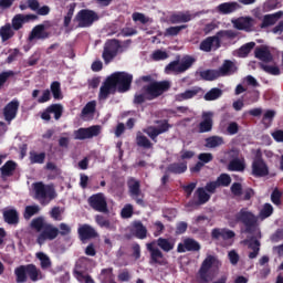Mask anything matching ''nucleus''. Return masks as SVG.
I'll list each match as a JSON object with an SVG mask.
<instances>
[{"label": "nucleus", "mask_w": 283, "mask_h": 283, "mask_svg": "<svg viewBox=\"0 0 283 283\" xmlns=\"http://www.w3.org/2000/svg\"><path fill=\"white\" fill-rule=\"evenodd\" d=\"M41 211V208L39 206H27L24 209V220H30L33 216H36Z\"/></svg>", "instance_id": "6e6d98bb"}, {"label": "nucleus", "mask_w": 283, "mask_h": 283, "mask_svg": "<svg viewBox=\"0 0 283 283\" xmlns=\"http://www.w3.org/2000/svg\"><path fill=\"white\" fill-rule=\"evenodd\" d=\"M14 275L17 283H25L28 282V277L31 282H39V280H43L41 270H39L34 264L19 265L14 269Z\"/></svg>", "instance_id": "f03ea898"}, {"label": "nucleus", "mask_w": 283, "mask_h": 283, "mask_svg": "<svg viewBox=\"0 0 283 283\" xmlns=\"http://www.w3.org/2000/svg\"><path fill=\"white\" fill-rule=\"evenodd\" d=\"M56 238H59V228L52 223H46L44 229L38 235L36 242L40 247H43L48 240L52 242V240H56Z\"/></svg>", "instance_id": "f8f14e48"}, {"label": "nucleus", "mask_w": 283, "mask_h": 283, "mask_svg": "<svg viewBox=\"0 0 283 283\" xmlns=\"http://www.w3.org/2000/svg\"><path fill=\"white\" fill-rule=\"evenodd\" d=\"M17 167L19 165L14 160H8L4 165L0 168V178L2 180H6L7 178H12L14 176V172L17 171Z\"/></svg>", "instance_id": "5701e85b"}, {"label": "nucleus", "mask_w": 283, "mask_h": 283, "mask_svg": "<svg viewBox=\"0 0 283 283\" xmlns=\"http://www.w3.org/2000/svg\"><path fill=\"white\" fill-rule=\"evenodd\" d=\"M120 48V42L118 40H111L108 41L105 46L102 54V57L104 59L105 63H112L114 59H116V55L118 54V49Z\"/></svg>", "instance_id": "dca6fc26"}, {"label": "nucleus", "mask_w": 283, "mask_h": 283, "mask_svg": "<svg viewBox=\"0 0 283 283\" xmlns=\"http://www.w3.org/2000/svg\"><path fill=\"white\" fill-rule=\"evenodd\" d=\"M95 222L102 229H112V223L109 222V219L105 218L103 214H97L95 217Z\"/></svg>", "instance_id": "4d7b16f0"}, {"label": "nucleus", "mask_w": 283, "mask_h": 283, "mask_svg": "<svg viewBox=\"0 0 283 283\" xmlns=\"http://www.w3.org/2000/svg\"><path fill=\"white\" fill-rule=\"evenodd\" d=\"M75 275H76V279L78 280V282L95 283L94 279H92V276H90V275H85L83 270H78V266H76V269H75Z\"/></svg>", "instance_id": "603ef678"}, {"label": "nucleus", "mask_w": 283, "mask_h": 283, "mask_svg": "<svg viewBox=\"0 0 283 283\" xmlns=\"http://www.w3.org/2000/svg\"><path fill=\"white\" fill-rule=\"evenodd\" d=\"M51 27L50 21H44V23L35 25L29 34V41H34V39L45 41V39H50L51 33L45 30Z\"/></svg>", "instance_id": "2eb2a0df"}, {"label": "nucleus", "mask_w": 283, "mask_h": 283, "mask_svg": "<svg viewBox=\"0 0 283 283\" xmlns=\"http://www.w3.org/2000/svg\"><path fill=\"white\" fill-rule=\"evenodd\" d=\"M14 36V29L12 28V24L6 23L0 28V39L2 43H6V41H10Z\"/></svg>", "instance_id": "f704fd0d"}, {"label": "nucleus", "mask_w": 283, "mask_h": 283, "mask_svg": "<svg viewBox=\"0 0 283 283\" xmlns=\"http://www.w3.org/2000/svg\"><path fill=\"white\" fill-rule=\"evenodd\" d=\"M134 83V75L127 72H115L105 78L99 87L98 99L107 101L109 96L116 94H125L132 90Z\"/></svg>", "instance_id": "f257e3e1"}, {"label": "nucleus", "mask_w": 283, "mask_h": 283, "mask_svg": "<svg viewBox=\"0 0 283 283\" xmlns=\"http://www.w3.org/2000/svg\"><path fill=\"white\" fill-rule=\"evenodd\" d=\"M117 280L118 282H129V280H132V273H129V270L124 269L118 273Z\"/></svg>", "instance_id": "338daca9"}, {"label": "nucleus", "mask_w": 283, "mask_h": 283, "mask_svg": "<svg viewBox=\"0 0 283 283\" xmlns=\"http://www.w3.org/2000/svg\"><path fill=\"white\" fill-rule=\"evenodd\" d=\"M271 202L275 205L276 207H280L282 205V191L280 189L275 188L271 193Z\"/></svg>", "instance_id": "052dcab7"}, {"label": "nucleus", "mask_w": 283, "mask_h": 283, "mask_svg": "<svg viewBox=\"0 0 283 283\" xmlns=\"http://www.w3.org/2000/svg\"><path fill=\"white\" fill-rule=\"evenodd\" d=\"M245 244H248V249H251L252 252L249 253L248 258L250 260H255L258 255H260V240L255 237H251L250 239L245 240Z\"/></svg>", "instance_id": "cd10ccee"}, {"label": "nucleus", "mask_w": 283, "mask_h": 283, "mask_svg": "<svg viewBox=\"0 0 283 283\" xmlns=\"http://www.w3.org/2000/svg\"><path fill=\"white\" fill-rule=\"evenodd\" d=\"M2 216L7 224H19V211H17V209H6L3 210Z\"/></svg>", "instance_id": "c756f323"}, {"label": "nucleus", "mask_w": 283, "mask_h": 283, "mask_svg": "<svg viewBox=\"0 0 283 283\" xmlns=\"http://www.w3.org/2000/svg\"><path fill=\"white\" fill-rule=\"evenodd\" d=\"M130 233H133V235L137 238V240H145L147 238V227L143 224V221H133Z\"/></svg>", "instance_id": "b1692460"}, {"label": "nucleus", "mask_w": 283, "mask_h": 283, "mask_svg": "<svg viewBox=\"0 0 283 283\" xmlns=\"http://www.w3.org/2000/svg\"><path fill=\"white\" fill-rule=\"evenodd\" d=\"M220 261L216 255L208 254L202 261L201 266L197 273L200 283H209L213 280V274H211V269L218 266Z\"/></svg>", "instance_id": "39448f33"}, {"label": "nucleus", "mask_w": 283, "mask_h": 283, "mask_svg": "<svg viewBox=\"0 0 283 283\" xmlns=\"http://www.w3.org/2000/svg\"><path fill=\"white\" fill-rule=\"evenodd\" d=\"M189 28L187 24H181L177 27H169L165 31V36H178L182 30H187Z\"/></svg>", "instance_id": "a18cd8bd"}, {"label": "nucleus", "mask_w": 283, "mask_h": 283, "mask_svg": "<svg viewBox=\"0 0 283 283\" xmlns=\"http://www.w3.org/2000/svg\"><path fill=\"white\" fill-rule=\"evenodd\" d=\"M260 67H261V70H263V72H266L268 74H271L272 76H280V67H277V66H271V65H266L264 63H260Z\"/></svg>", "instance_id": "13d9d810"}, {"label": "nucleus", "mask_w": 283, "mask_h": 283, "mask_svg": "<svg viewBox=\"0 0 283 283\" xmlns=\"http://www.w3.org/2000/svg\"><path fill=\"white\" fill-rule=\"evenodd\" d=\"M228 169L229 171H244V169H247V164H244V159L234 158L230 160Z\"/></svg>", "instance_id": "4c0bfd02"}, {"label": "nucleus", "mask_w": 283, "mask_h": 283, "mask_svg": "<svg viewBox=\"0 0 283 283\" xmlns=\"http://www.w3.org/2000/svg\"><path fill=\"white\" fill-rule=\"evenodd\" d=\"M283 17V11H277L275 13L272 14H265L263 17L262 23L260 25V28L262 30L266 29V28H271V25H275V23H277V21H280V18Z\"/></svg>", "instance_id": "c85d7f7f"}, {"label": "nucleus", "mask_w": 283, "mask_h": 283, "mask_svg": "<svg viewBox=\"0 0 283 283\" xmlns=\"http://www.w3.org/2000/svg\"><path fill=\"white\" fill-rule=\"evenodd\" d=\"M222 96V90L214 87L207 92L203 96L205 101H218Z\"/></svg>", "instance_id": "09e8293b"}, {"label": "nucleus", "mask_w": 283, "mask_h": 283, "mask_svg": "<svg viewBox=\"0 0 283 283\" xmlns=\"http://www.w3.org/2000/svg\"><path fill=\"white\" fill-rule=\"evenodd\" d=\"M252 176L254 178H266L269 176V165L262 157V151L258 150L252 161Z\"/></svg>", "instance_id": "1a4fd4ad"}, {"label": "nucleus", "mask_w": 283, "mask_h": 283, "mask_svg": "<svg viewBox=\"0 0 283 283\" xmlns=\"http://www.w3.org/2000/svg\"><path fill=\"white\" fill-rule=\"evenodd\" d=\"M256 20L251 17H240L232 20V25L235 30H243V32H253L255 30Z\"/></svg>", "instance_id": "f3484780"}, {"label": "nucleus", "mask_w": 283, "mask_h": 283, "mask_svg": "<svg viewBox=\"0 0 283 283\" xmlns=\"http://www.w3.org/2000/svg\"><path fill=\"white\" fill-rule=\"evenodd\" d=\"M201 247L196 239L192 238H186L184 240V243H179L177 247V252L178 253H187V251H200Z\"/></svg>", "instance_id": "412c9836"}, {"label": "nucleus", "mask_w": 283, "mask_h": 283, "mask_svg": "<svg viewBox=\"0 0 283 283\" xmlns=\"http://www.w3.org/2000/svg\"><path fill=\"white\" fill-rule=\"evenodd\" d=\"M127 187H128L129 196L135 199L137 205L143 207V205H145V201L138 198L142 193L140 181L134 177H130L127 180Z\"/></svg>", "instance_id": "a211bd4d"}, {"label": "nucleus", "mask_w": 283, "mask_h": 283, "mask_svg": "<svg viewBox=\"0 0 283 283\" xmlns=\"http://www.w3.org/2000/svg\"><path fill=\"white\" fill-rule=\"evenodd\" d=\"M96 112V101L88 102L82 109L81 116H90V114H94Z\"/></svg>", "instance_id": "3c124183"}, {"label": "nucleus", "mask_w": 283, "mask_h": 283, "mask_svg": "<svg viewBox=\"0 0 283 283\" xmlns=\"http://www.w3.org/2000/svg\"><path fill=\"white\" fill-rule=\"evenodd\" d=\"M154 242L155 245L157 244V247L161 249V251H164L165 253L174 251V248L176 247V243L172 240L163 237L158 238L157 240H154Z\"/></svg>", "instance_id": "7c9ffc66"}, {"label": "nucleus", "mask_w": 283, "mask_h": 283, "mask_svg": "<svg viewBox=\"0 0 283 283\" xmlns=\"http://www.w3.org/2000/svg\"><path fill=\"white\" fill-rule=\"evenodd\" d=\"M168 174H175L176 176H180V174H185L187 171V161L181 163H172L167 167Z\"/></svg>", "instance_id": "72a5a7b5"}, {"label": "nucleus", "mask_w": 283, "mask_h": 283, "mask_svg": "<svg viewBox=\"0 0 283 283\" xmlns=\"http://www.w3.org/2000/svg\"><path fill=\"white\" fill-rule=\"evenodd\" d=\"M221 145H224V138L220 136H211L206 139V147H209L210 149H214Z\"/></svg>", "instance_id": "a19ab883"}, {"label": "nucleus", "mask_w": 283, "mask_h": 283, "mask_svg": "<svg viewBox=\"0 0 283 283\" xmlns=\"http://www.w3.org/2000/svg\"><path fill=\"white\" fill-rule=\"evenodd\" d=\"M146 249L150 255L148 261L150 266H167V258H165L163 250L156 247V241L147 243Z\"/></svg>", "instance_id": "0eeeda50"}, {"label": "nucleus", "mask_w": 283, "mask_h": 283, "mask_svg": "<svg viewBox=\"0 0 283 283\" xmlns=\"http://www.w3.org/2000/svg\"><path fill=\"white\" fill-rule=\"evenodd\" d=\"M240 8H242V6L235 1L223 2L217 7V12L219 14H233V12H237V10H240Z\"/></svg>", "instance_id": "393cba45"}, {"label": "nucleus", "mask_w": 283, "mask_h": 283, "mask_svg": "<svg viewBox=\"0 0 283 283\" xmlns=\"http://www.w3.org/2000/svg\"><path fill=\"white\" fill-rule=\"evenodd\" d=\"M65 212V209L55 206L51 209L50 213V218H52V220H54L55 222H61V220H63V213Z\"/></svg>", "instance_id": "49530a36"}, {"label": "nucleus", "mask_w": 283, "mask_h": 283, "mask_svg": "<svg viewBox=\"0 0 283 283\" xmlns=\"http://www.w3.org/2000/svg\"><path fill=\"white\" fill-rule=\"evenodd\" d=\"M202 120L198 125L199 134H209L213 129V112H203Z\"/></svg>", "instance_id": "6ab92c4d"}, {"label": "nucleus", "mask_w": 283, "mask_h": 283, "mask_svg": "<svg viewBox=\"0 0 283 283\" xmlns=\"http://www.w3.org/2000/svg\"><path fill=\"white\" fill-rule=\"evenodd\" d=\"M145 133L147 134V136H149V138L154 140V143H158V136H160V132L158 130V127L149 126L145 130Z\"/></svg>", "instance_id": "680f3d73"}, {"label": "nucleus", "mask_w": 283, "mask_h": 283, "mask_svg": "<svg viewBox=\"0 0 283 283\" xmlns=\"http://www.w3.org/2000/svg\"><path fill=\"white\" fill-rule=\"evenodd\" d=\"M191 19H193V17L191 15V13H174L170 15L169 21L172 25H176L178 23H189V21H191Z\"/></svg>", "instance_id": "473e14b6"}, {"label": "nucleus", "mask_w": 283, "mask_h": 283, "mask_svg": "<svg viewBox=\"0 0 283 283\" xmlns=\"http://www.w3.org/2000/svg\"><path fill=\"white\" fill-rule=\"evenodd\" d=\"M32 21H39V15L34 13H18L12 18L11 27L15 32H19V30L23 29V25H25V23H30Z\"/></svg>", "instance_id": "ddd939ff"}, {"label": "nucleus", "mask_w": 283, "mask_h": 283, "mask_svg": "<svg viewBox=\"0 0 283 283\" xmlns=\"http://www.w3.org/2000/svg\"><path fill=\"white\" fill-rule=\"evenodd\" d=\"M46 224H48V222H44L43 218H41V217L35 218L31 221L32 229H35V231H38V233H41L43 231V229H45Z\"/></svg>", "instance_id": "864d4df0"}, {"label": "nucleus", "mask_w": 283, "mask_h": 283, "mask_svg": "<svg viewBox=\"0 0 283 283\" xmlns=\"http://www.w3.org/2000/svg\"><path fill=\"white\" fill-rule=\"evenodd\" d=\"M220 76H227L228 74H235L238 72V66L231 60H224L223 64L218 70Z\"/></svg>", "instance_id": "2f4dec72"}, {"label": "nucleus", "mask_w": 283, "mask_h": 283, "mask_svg": "<svg viewBox=\"0 0 283 283\" xmlns=\"http://www.w3.org/2000/svg\"><path fill=\"white\" fill-rule=\"evenodd\" d=\"M273 216V206L271 203H265L260 211V217L264 219L271 218Z\"/></svg>", "instance_id": "e2e57ef3"}, {"label": "nucleus", "mask_w": 283, "mask_h": 283, "mask_svg": "<svg viewBox=\"0 0 283 283\" xmlns=\"http://www.w3.org/2000/svg\"><path fill=\"white\" fill-rule=\"evenodd\" d=\"M36 258L40 260L41 269H50L52 266V262L50 261V256L43 252L36 254Z\"/></svg>", "instance_id": "5fc2aeb1"}, {"label": "nucleus", "mask_w": 283, "mask_h": 283, "mask_svg": "<svg viewBox=\"0 0 283 283\" xmlns=\"http://www.w3.org/2000/svg\"><path fill=\"white\" fill-rule=\"evenodd\" d=\"M41 3H39V0H27L25 2H20L19 9L23 12L25 10H32L33 12H36L39 10Z\"/></svg>", "instance_id": "ea45409f"}, {"label": "nucleus", "mask_w": 283, "mask_h": 283, "mask_svg": "<svg viewBox=\"0 0 283 283\" xmlns=\"http://www.w3.org/2000/svg\"><path fill=\"white\" fill-rule=\"evenodd\" d=\"M254 56L259 61H262V63H273V54L266 45L256 46L254 50Z\"/></svg>", "instance_id": "4be33fe9"}, {"label": "nucleus", "mask_w": 283, "mask_h": 283, "mask_svg": "<svg viewBox=\"0 0 283 283\" xmlns=\"http://www.w3.org/2000/svg\"><path fill=\"white\" fill-rule=\"evenodd\" d=\"M80 240L85 241V240H92V238H96L98 233H96V230L90 226V224H83L77 229Z\"/></svg>", "instance_id": "a878e982"}, {"label": "nucleus", "mask_w": 283, "mask_h": 283, "mask_svg": "<svg viewBox=\"0 0 283 283\" xmlns=\"http://www.w3.org/2000/svg\"><path fill=\"white\" fill-rule=\"evenodd\" d=\"M87 202L94 211H97L98 213H107L109 209L107 208V199L105 198V195L103 192H98L95 195H92Z\"/></svg>", "instance_id": "9b49d317"}, {"label": "nucleus", "mask_w": 283, "mask_h": 283, "mask_svg": "<svg viewBox=\"0 0 283 283\" xmlns=\"http://www.w3.org/2000/svg\"><path fill=\"white\" fill-rule=\"evenodd\" d=\"M199 76L200 78H202V81H216L220 78V72L218 70L208 69L205 71H200Z\"/></svg>", "instance_id": "c9c22d12"}, {"label": "nucleus", "mask_w": 283, "mask_h": 283, "mask_svg": "<svg viewBox=\"0 0 283 283\" xmlns=\"http://www.w3.org/2000/svg\"><path fill=\"white\" fill-rule=\"evenodd\" d=\"M169 59L167 51L157 50L153 53V61H165Z\"/></svg>", "instance_id": "0e129e2a"}, {"label": "nucleus", "mask_w": 283, "mask_h": 283, "mask_svg": "<svg viewBox=\"0 0 283 283\" xmlns=\"http://www.w3.org/2000/svg\"><path fill=\"white\" fill-rule=\"evenodd\" d=\"M29 160L31 165H43L45 163V153L30 151Z\"/></svg>", "instance_id": "79ce46f5"}, {"label": "nucleus", "mask_w": 283, "mask_h": 283, "mask_svg": "<svg viewBox=\"0 0 283 283\" xmlns=\"http://www.w3.org/2000/svg\"><path fill=\"white\" fill-rule=\"evenodd\" d=\"M220 45V36H208L203 41H201L199 50H201V52H211V50H219Z\"/></svg>", "instance_id": "aec40b11"}, {"label": "nucleus", "mask_w": 283, "mask_h": 283, "mask_svg": "<svg viewBox=\"0 0 283 283\" xmlns=\"http://www.w3.org/2000/svg\"><path fill=\"white\" fill-rule=\"evenodd\" d=\"M216 182L219 187H229V185H231V176H229L228 174H221L217 178Z\"/></svg>", "instance_id": "bf43d9fd"}, {"label": "nucleus", "mask_w": 283, "mask_h": 283, "mask_svg": "<svg viewBox=\"0 0 283 283\" xmlns=\"http://www.w3.org/2000/svg\"><path fill=\"white\" fill-rule=\"evenodd\" d=\"M133 21L143 23V25H145L146 23H149V18L145 17L144 13L140 12H134L133 13Z\"/></svg>", "instance_id": "69168bd1"}, {"label": "nucleus", "mask_w": 283, "mask_h": 283, "mask_svg": "<svg viewBox=\"0 0 283 283\" xmlns=\"http://www.w3.org/2000/svg\"><path fill=\"white\" fill-rule=\"evenodd\" d=\"M195 193L198 198V201L195 203L197 206L207 205V202H209V200H211V195H209L207 192V190H205V188H202V187H199Z\"/></svg>", "instance_id": "58836bf2"}, {"label": "nucleus", "mask_w": 283, "mask_h": 283, "mask_svg": "<svg viewBox=\"0 0 283 283\" xmlns=\"http://www.w3.org/2000/svg\"><path fill=\"white\" fill-rule=\"evenodd\" d=\"M198 160H200L203 165H208L213 160V154L211 153H201L198 155Z\"/></svg>", "instance_id": "774afa93"}, {"label": "nucleus", "mask_w": 283, "mask_h": 283, "mask_svg": "<svg viewBox=\"0 0 283 283\" xmlns=\"http://www.w3.org/2000/svg\"><path fill=\"white\" fill-rule=\"evenodd\" d=\"M98 19V13L90 9H82L75 15V21H77L78 28H92Z\"/></svg>", "instance_id": "9d476101"}, {"label": "nucleus", "mask_w": 283, "mask_h": 283, "mask_svg": "<svg viewBox=\"0 0 283 283\" xmlns=\"http://www.w3.org/2000/svg\"><path fill=\"white\" fill-rule=\"evenodd\" d=\"M171 90V83L169 81H153L147 85H144L142 92H145L147 95V101H154L169 92Z\"/></svg>", "instance_id": "20e7f679"}, {"label": "nucleus", "mask_w": 283, "mask_h": 283, "mask_svg": "<svg viewBox=\"0 0 283 283\" xmlns=\"http://www.w3.org/2000/svg\"><path fill=\"white\" fill-rule=\"evenodd\" d=\"M17 112H19V101L13 99L4 107L3 114L6 120H14L17 118Z\"/></svg>", "instance_id": "bb28decb"}, {"label": "nucleus", "mask_w": 283, "mask_h": 283, "mask_svg": "<svg viewBox=\"0 0 283 283\" xmlns=\"http://www.w3.org/2000/svg\"><path fill=\"white\" fill-rule=\"evenodd\" d=\"M255 48V42H248L238 50V56L240 59H247L251 54V50Z\"/></svg>", "instance_id": "37998d69"}, {"label": "nucleus", "mask_w": 283, "mask_h": 283, "mask_svg": "<svg viewBox=\"0 0 283 283\" xmlns=\"http://www.w3.org/2000/svg\"><path fill=\"white\" fill-rule=\"evenodd\" d=\"M237 222H241L245 227V233H253L258 227V217L253 212L249 211V208H242L235 214Z\"/></svg>", "instance_id": "423d86ee"}, {"label": "nucleus", "mask_w": 283, "mask_h": 283, "mask_svg": "<svg viewBox=\"0 0 283 283\" xmlns=\"http://www.w3.org/2000/svg\"><path fill=\"white\" fill-rule=\"evenodd\" d=\"M198 94H200V88H198V87L187 90L184 93L177 94L176 101H178L179 103L182 101H189V98H193V96H198Z\"/></svg>", "instance_id": "e433bc0d"}, {"label": "nucleus", "mask_w": 283, "mask_h": 283, "mask_svg": "<svg viewBox=\"0 0 283 283\" xmlns=\"http://www.w3.org/2000/svg\"><path fill=\"white\" fill-rule=\"evenodd\" d=\"M96 136H101L99 125H93L87 128H78L77 130H74L75 140H87Z\"/></svg>", "instance_id": "4468645a"}, {"label": "nucleus", "mask_w": 283, "mask_h": 283, "mask_svg": "<svg viewBox=\"0 0 283 283\" xmlns=\"http://www.w3.org/2000/svg\"><path fill=\"white\" fill-rule=\"evenodd\" d=\"M193 63H196V60L191 55H186L182 57L181 62L175 60L166 65L165 72L166 74H170V72H174L175 74H182L184 72H187Z\"/></svg>", "instance_id": "6e6552de"}, {"label": "nucleus", "mask_w": 283, "mask_h": 283, "mask_svg": "<svg viewBox=\"0 0 283 283\" xmlns=\"http://www.w3.org/2000/svg\"><path fill=\"white\" fill-rule=\"evenodd\" d=\"M33 191L35 200H39L43 206L50 205L57 196L53 185H45L42 181L33 184Z\"/></svg>", "instance_id": "7ed1b4c3"}, {"label": "nucleus", "mask_w": 283, "mask_h": 283, "mask_svg": "<svg viewBox=\"0 0 283 283\" xmlns=\"http://www.w3.org/2000/svg\"><path fill=\"white\" fill-rule=\"evenodd\" d=\"M46 109H49L50 114H54L55 120L63 116V106L61 104H52Z\"/></svg>", "instance_id": "8fccbe9b"}, {"label": "nucleus", "mask_w": 283, "mask_h": 283, "mask_svg": "<svg viewBox=\"0 0 283 283\" xmlns=\"http://www.w3.org/2000/svg\"><path fill=\"white\" fill-rule=\"evenodd\" d=\"M51 93L55 101H61L63 98V92H61V82L54 81L51 83Z\"/></svg>", "instance_id": "c03bdc74"}, {"label": "nucleus", "mask_w": 283, "mask_h": 283, "mask_svg": "<svg viewBox=\"0 0 283 283\" xmlns=\"http://www.w3.org/2000/svg\"><path fill=\"white\" fill-rule=\"evenodd\" d=\"M136 143L138 147H143V149H151L154 147V144H151V140L147 138L145 135H137Z\"/></svg>", "instance_id": "de8ad7c7"}]
</instances>
